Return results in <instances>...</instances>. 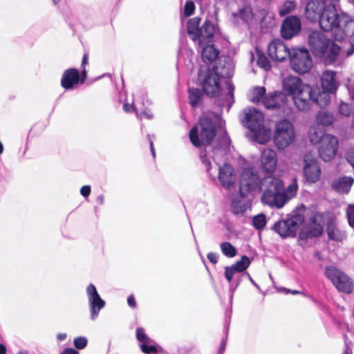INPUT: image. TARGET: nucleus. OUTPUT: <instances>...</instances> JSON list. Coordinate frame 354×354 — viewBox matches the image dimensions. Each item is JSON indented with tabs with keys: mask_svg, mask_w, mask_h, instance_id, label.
<instances>
[{
	"mask_svg": "<svg viewBox=\"0 0 354 354\" xmlns=\"http://www.w3.org/2000/svg\"><path fill=\"white\" fill-rule=\"evenodd\" d=\"M298 190L297 182L293 179L284 189L281 180L273 176H268L260 180L251 169H244L239 181V196L241 199L232 201L234 212L236 214L246 211L250 207V194L263 192L262 202L270 207H282L290 199L295 196Z\"/></svg>",
	"mask_w": 354,
	"mask_h": 354,
	"instance_id": "obj_1",
	"label": "nucleus"
},
{
	"mask_svg": "<svg viewBox=\"0 0 354 354\" xmlns=\"http://www.w3.org/2000/svg\"><path fill=\"white\" fill-rule=\"evenodd\" d=\"M320 82V86L313 87L299 77L289 75L283 80V88L290 96L295 107L306 112L311 109L314 102L320 106H326L330 101V95L339 87L336 73L333 71H324Z\"/></svg>",
	"mask_w": 354,
	"mask_h": 354,
	"instance_id": "obj_2",
	"label": "nucleus"
},
{
	"mask_svg": "<svg viewBox=\"0 0 354 354\" xmlns=\"http://www.w3.org/2000/svg\"><path fill=\"white\" fill-rule=\"evenodd\" d=\"M317 21L323 30H334V37L337 41L346 38L353 23L352 17L343 12H338L333 5H328Z\"/></svg>",
	"mask_w": 354,
	"mask_h": 354,
	"instance_id": "obj_3",
	"label": "nucleus"
},
{
	"mask_svg": "<svg viewBox=\"0 0 354 354\" xmlns=\"http://www.w3.org/2000/svg\"><path fill=\"white\" fill-rule=\"evenodd\" d=\"M223 121L219 115L207 113L201 118L198 126L189 132V139L195 147L209 144L219 130L223 133Z\"/></svg>",
	"mask_w": 354,
	"mask_h": 354,
	"instance_id": "obj_4",
	"label": "nucleus"
},
{
	"mask_svg": "<svg viewBox=\"0 0 354 354\" xmlns=\"http://www.w3.org/2000/svg\"><path fill=\"white\" fill-rule=\"evenodd\" d=\"M233 73V65L230 59H225V64H220L212 69H202L198 74V81L204 92L210 97L216 95L221 88L223 78L229 77Z\"/></svg>",
	"mask_w": 354,
	"mask_h": 354,
	"instance_id": "obj_5",
	"label": "nucleus"
},
{
	"mask_svg": "<svg viewBox=\"0 0 354 354\" xmlns=\"http://www.w3.org/2000/svg\"><path fill=\"white\" fill-rule=\"evenodd\" d=\"M201 159L206 167L208 173H210L212 166L211 159L218 167V180L222 186L230 190L234 187L236 183V174L234 168L229 164L224 162V151L219 149H214L212 154H207L206 152H201Z\"/></svg>",
	"mask_w": 354,
	"mask_h": 354,
	"instance_id": "obj_6",
	"label": "nucleus"
},
{
	"mask_svg": "<svg viewBox=\"0 0 354 354\" xmlns=\"http://www.w3.org/2000/svg\"><path fill=\"white\" fill-rule=\"evenodd\" d=\"M308 44L315 56L326 61H334L339 54L342 55L340 47L319 31L311 32L308 37Z\"/></svg>",
	"mask_w": 354,
	"mask_h": 354,
	"instance_id": "obj_7",
	"label": "nucleus"
},
{
	"mask_svg": "<svg viewBox=\"0 0 354 354\" xmlns=\"http://www.w3.org/2000/svg\"><path fill=\"white\" fill-rule=\"evenodd\" d=\"M274 142L276 147L283 150L291 145L295 139V128L292 123L288 120H281L274 127Z\"/></svg>",
	"mask_w": 354,
	"mask_h": 354,
	"instance_id": "obj_8",
	"label": "nucleus"
},
{
	"mask_svg": "<svg viewBox=\"0 0 354 354\" xmlns=\"http://www.w3.org/2000/svg\"><path fill=\"white\" fill-rule=\"evenodd\" d=\"M291 68L299 74L308 73L313 66L308 50L304 48H292L289 55Z\"/></svg>",
	"mask_w": 354,
	"mask_h": 354,
	"instance_id": "obj_9",
	"label": "nucleus"
},
{
	"mask_svg": "<svg viewBox=\"0 0 354 354\" xmlns=\"http://www.w3.org/2000/svg\"><path fill=\"white\" fill-rule=\"evenodd\" d=\"M324 273L338 291L346 294L353 292V281L344 272L333 266H329L326 268Z\"/></svg>",
	"mask_w": 354,
	"mask_h": 354,
	"instance_id": "obj_10",
	"label": "nucleus"
},
{
	"mask_svg": "<svg viewBox=\"0 0 354 354\" xmlns=\"http://www.w3.org/2000/svg\"><path fill=\"white\" fill-rule=\"evenodd\" d=\"M304 221V216L301 214H297L285 221L277 222L273 226V229L283 238L294 237Z\"/></svg>",
	"mask_w": 354,
	"mask_h": 354,
	"instance_id": "obj_11",
	"label": "nucleus"
},
{
	"mask_svg": "<svg viewBox=\"0 0 354 354\" xmlns=\"http://www.w3.org/2000/svg\"><path fill=\"white\" fill-rule=\"evenodd\" d=\"M303 173L308 183H315L320 179L321 168L315 156L312 153H307L304 156Z\"/></svg>",
	"mask_w": 354,
	"mask_h": 354,
	"instance_id": "obj_12",
	"label": "nucleus"
},
{
	"mask_svg": "<svg viewBox=\"0 0 354 354\" xmlns=\"http://www.w3.org/2000/svg\"><path fill=\"white\" fill-rule=\"evenodd\" d=\"M322 221L323 215L322 214H313L309 222L302 227L299 233L300 239H307L319 236L323 232Z\"/></svg>",
	"mask_w": 354,
	"mask_h": 354,
	"instance_id": "obj_13",
	"label": "nucleus"
},
{
	"mask_svg": "<svg viewBox=\"0 0 354 354\" xmlns=\"http://www.w3.org/2000/svg\"><path fill=\"white\" fill-rule=\"evenodd\" d=\"M338 142L337 138L332 135L325 136L319 147V154L324 161H329L333 159L337 152Z\"/></svg>",
	"mask_w": 354,
	"mask_h": 354,
	"instance_id": "obj_14",
	"label": "nucleus"
},
{
	"mask_svg": "<svg viewBox=\"0 0 354 354\" xmlns=\"http://www.w3.org/2000/svg\"><path fill=\"white\" fill-rule=\"evenodd\" d=\"M86 295L91 310V318L94 320L98 316L100 310L105 306V301L101 299L95 287L90 284L86 288Z\"/></svg>",
	"mask_w": 354,
	"mask_h": 354,
	"instance_id": "obj_15",
	"label": "nucleus"
},
{
	"mask_svg": "<svg viewBox=\"0 0 354 354\" xmlns=\"http://www.w3.org/2000/svg\"><path fill=\"white\" fill-rule=\"evenodd\" d=\"M268 53L272 60L283 62L288 57H289L291 49H289L281 40L276 39L268 45Z\"/></svg>",
	"mask_w": 354,
	"mask_h": 354,
	"instance_id": "obj_16",
	"label": "nucleus"
},
{
	"mask_svg": "<svg viewBox=\"0 0 354 354\" xmlns=\"http://www.w3.org/2000/svg\"><path fill=\"white\" fill-rule=\"evenodd\" d=\"M328 5L326 0H309L306 6L305 15L312 21H317Z\"/></svg>",
	"mask_w": 354,
	"mask_h": 354,
	"instance_id": "obj_17",
	"label": "nucleus"
},
{
	"mask_svg": "<svg viewBox=\"0 0 354 354\" xmlns=\"http://www.w3.org/2000/svg\"><path fill=\"white\" fill-rule=\"evenodd\" d=\"M282 90L283 88H282ZM286 96H288L284 91L283 92L274 91L264 96L262 104L268 109H276L283 106L286 102ZM289 97H290L289 95Z\"/></svg>",
	"mask_w": 354,
	"mask_h": 354,
	"instance_id": "obj_18",
	"label": "nucleus"
},
{
	"mask_svg": "<svg viewBox=\"0 0 354 354\" xmlns=\"http://www.w3.org/2000/svg\"><path fill=\"white\" fill-rule=\"evenodd\" d=\"M261 167L266 173H273L277 165V155L272 149H264L261 155Z\"/></svg>",
	"mask_w": 354,
	"mask_h": 354,
	"instance_id": "obj_19",
	"label": "nucleus"
},
{
	"mask_svg": "<svg viewBox=\"0 0 354 354\" xmlns=\"http://www.w3.org/2000/svg\"><path fill=\"white\" fill-rule=\"evenodd\" d=\"M243 122L248 129H256L263 124V115L255 109H246L244 111V120Z\"/></svg>",
	"mask_w": 354,
	"mask_h": 354,
	"instance_id": "obj_20",
	"label": "nucleus"
},
{
	"mask_svg": "<svg viewBox=\"0 0 354 354\" xmlns=\"http://www.w3.org/2000/svg\"><path fill=\"white\" fill-rule=\"evenodd\" d=\"M301 28L300 20L298 17L291 16L286 18L281 26V35L285 39H290L297 35Z\"/></svg>",
	"mask_w": 354,
	"mask_h": 354,
	"instance_id": "obj_21",
	"label": "nucleus"
},
{
	"mask_svg": "<svg viewBox=\"0 0 354 354\" xmlns=\"http://www.w3.org/2000/svg\"><path fill=\"white\" fill-rule=\"evenodd\" d=\"M80 79L79 71L75 68H70L64 72L61 79V85L66 90L73 89L77 85Z\"/></svg>",
	"mask_w": 354,
	"mask_h": 354,
	"instance_id": "obj_22",
	"label": "nucleus"
},
{
	"mask_svg": "<svg viewBox=\"0 0 354 354\" xmlns=\"http://www.w3.org/2000/svg\"><path fill=\"white\" fill-rule=\"evenodd\" d=\"M354 183V178L351 176H341L335 179L332 183V188L340 194L349 192Z\"/></svg>",
	"mask_w": 354,
	"mask_h": 354,
	"instance_id": "obj_23",
	"label": "nucleus"
},
{
	"mask_svg": "<svg viewBox=\"0 0 354 354\" xmlns=\"http://www.w3.org/2000/svg\"><path fill=\"white\" fill-rule=\"evenodd\" d=\"M250 131H251L252 139L260 144H266L271 138L270 128L266 127L263 124L260 125L259 128Z\"/></svg>",
	"mask_w": 354,
	"mask_h": 354,
	"instance_id": "obj_24",
	"label": "nucleus"
},
{
	"mask_svg": "<svg viewBox=\"0 0 354 354\" xmlns=\"http://www.w3.org/2000/svg\"><path fill=\"white\" fill-rule=\"evenodd\" d=\"M201 48V56L204 62L212 63L218 57V50L213 44L199 46Z\"/></svg>",
	"mask_w": 354,
	"mask_h": 354,
	"instance_id": "obj_25",
	"label": "nucleus"
},
{
	"mask_svg": "<svg viewBox=\"0 0 354 354\" xmlns=\"http://www.w3.org/2000/svg\"><path fill=\"white\" fill-rule=\"evenodd\" d=\"M215 31V26L212 24L206 21L200 29V32L197 38V39H198L199 46H202V44L205 42L206 39L212 38Z\"/></svg>",
	"mask_w": 354,
	"mask_h": 354,
	"instance_id": "obj_26",
	"label": "nucleus"
},
{
	"mask_svg": "<svg viewBox=\"0 0 354 354\" xmlns=\"http://www.w3.org/2000/svg\"><path fill=\"white\" fill-rule=\"evenodd\" d=\"M327 134H324V130L317 124H313L308 131V138L313 144L321 143L323 138Z\"/></svg>",
	"mask_w": 354,
	"mask_h": 354,
	"instance_id": "obj_27",
	"label": "nucleus"
},
{
	"mask_svg": "<svg viewBox=\"0 0 354 354\" xmlns=\"http://www.w3.org/2000/svg\"><path fill=\"white\" fill-rule=\"evenodd\" d=\"M326 231L328 238L331 240L342 241L345 237L344 233L338 230L333 221L328 223Z\"/></svg>",
	"mask_w": 354,
	"mask_h": 354,
	"instance_id": "obj_28",
	"label": "nucleus"
},
{
	"mask_svg": "<svg viewBox=\"0 0 354 354\" xmlns=\"http://www.w3.org/2000/svg\"><path fill=\"white\" fill-rule=\"evenodd\" d=\"M200 18L194 17L188 21L187 24V32L189 35H192V39L196 40L200 32L198 26L200 24Z\"/></svg>",
	"mask_w": 354,
	"mask_h": 354,
	"instance_id": "obj_29",
	"label": "nucleus"
},
{
	"mask_svg": "<svg viewBox=\"0 0 354 354\" xmlns=\"http://www.w3.org/2000/svg\"><path fill=\"white\" fill-rule=\"evenodd\" d=\"M266 88L262 86L253 88L249 93V99L252 102L257 103L262 102L264 96H266Z\"/></svg>",
	"mask_w": 354,
	"mask_h": 354,
	"instance_id": "obj_30",
	"label": "nucleus"
},
{
	"mask_svg": "<svg viewBox=\"0 0 354 354\" xmlns=\"http://www.w3.org/2000/svg\"><path fill=\"white\" fill-rule=\"evenodd\" d=\"M334 118L332 114L324 111H319L316 118L317 125L328 126L333 122Z\"/></svg>",
	"mask_w": 354,
	"mask_h": 354,
	"instance_id": "obj_31",
	"label": "nucleus"
},
{
	"mask_svg": "<svg viewBox=\"0 0 354 354\" xmlns=\"http://www.w3.org/2000/svg\"><path fill=\"white\" fill-rule=\"evenodd\" d=\"M256 54L257 57V65L266 71L270 70L271 68V64L267 57L259 50H257Z\"/></svg>",
	"mask_w": 354,
	"mask_h": 354,
	"instance_id": "obj_32",
	"label": "nucleus"
},
{
	"mask_svg": "<svg viewBox=\"0 0 354 354\" xmlns=\"http://www.w3.org/2000/svg\"><path fill=\"white\" fill-rule=\"evenodd\" d=\"M220 248L222 252L228 257H234L236 254L235 248L228 242L222 243Z\"/></svg>",
	"mask_w": 354,
	"mask_h": 354,
	"instance_id": "obj_33",
	"label": "nucleus"
},
{
	"mask_svg": "<svg viewBox=\"0 0 354 354\" xmlns=\"http://www.w3.org/2000/svg\"><path fill=\"white\" fill-rule=\"evenodd\" d=\"M201 98V91L197 88H190L189 90V102L192 106H196Z\"/></svg>",
	"mask_w": 354,
	"mask_h": 354,
	"instance_id": "obj_34",
	"label": "nucleus"
},
{
	"mask_svg": "<svg viewBox=\"0 0 354 354\" xmlns=\"http://www.w3.org/2000/svg\"><path fill=\"white\" fill-rule=\"evenodd\" d=\"M295 8V3L292 1H286L279 9V14L284 16Z\"/></svg>",
	"mask_w": 354,
	"mask_h": 354,
	"instance_id": "obj_35",
	"label": "nucleus"
},
{
	"mask_svg": "<svg viewBox=\"0 0 354 354\" xmlns=\"http://www.w3.org/2000/svg\"><path fill=\"white\" fill-rule=\"evenodd\" d=\"M252 223L255 228L258 230L263 228L266 224V218L265 215L259 214L255 216L253 218Z\"/></svg>",
	"mask_w": 354,
	"mask_h": 354,
	"instance_id": "obj_36",
	"label": "nucleus"
},
{
	"mask_svg": "<svg viewBox=\"0 0 354 354\" xmlns=\"http://www.w3.org/2000/svg\"><path fill=\"white\" fill-rule=\"evenodd\" d=\"M140 347L142 352L146 354H151L152 353H155L157 351L156 346L155 345L153 341L152 342L142 343Z\"/></svg>",
	"mask_w": 354,
	"mask_h": 354,
	"instance_id": "obj_37",
	"label": "nucleus"
},
{
	"mask_svg": "<svg viewBox=\"0 0 354 354\" xmlns=\"http://www.w3.org/2000/svg\"><path fill=\"white\" fill-rule=\"evenodd\" d=\"M136 337L138 340L140 342H152V339H151L145 333V330L142 328H138L136 330Z\"/></svg>",
	"mask_w": 354,
	"mask_h": 354,
	"instance_id": "obj_38",
	"label": "nucleus"
},
{
	"mask_svg": "<svg viewBox=\"0 0 354 354\" xmlns=\"http://www.w3.org/2000/svg\"><path fill=\"white\" fill-rule=\"evenodd\" d=\"M237 267L239 268L241 272L245 270L250 264L249 258L246 256H243L241 259L236 263Z\"/></svg>",
	"mask_w": 354,
	"mask_h": 354,
	"instance_id": "obj_39",
	"label": "nucleus"
},
{
	"mask_svg": "<svg viewBox=\"0 0 354 354\" xmlns=\"http://www.w3.org/2000/svg\"><path fill=\"white\" fill-rule=\"evenodd\" d=\"M73 344L77 349H83L87 345V339L85 337H78L74 339Z\"/></svg>",
	"mask_w": 354,
	"mask_h": 354,
	"instance_id": "obj_40",
	"label": "nucleus"
},
{
	"mask_svg": "<svg viewBox=\"0 0 354 354\" xmlns=\"http://www.w3.org/2000/svg\"><path fill=\"white\" fill-rule=\"evenodd\" d=\"M339 111L342 115L348 116L351 114L352 109L349 104L342 102L339 106Z\"/></svg>",
	"mask_w": 354,
	"mask_h": 354,
	"instance_id": "obj_41",
	"label": "nucleus"
},
{
	"mask_svg": "<svg viewBox=\"0 0 354 354\" xmlns=\"http://www.w3.org/2000/svg\"><path fill=\"white\" fill-rule=\"evenodd\" d=\"M346 216L349 225L354 227V205H349L346 210Z\"/></svg>",
	"mask_w": 354,
	"mask_h": 354,
	"instance_id": "obj_42",
	"label": "nucleus"
},
{
	"mask_svg": "<svg viewBox=\"0 0 354 354\" xmlns=\"http://www.w3.org/2000/svg\"><path fill=\"white\" fill-rule=\"evenodd\" d=\"M195 10V5L193 1H187L184 8V14L188 17L192 15Z\"/></svg>",
	"mask_w": 354,
	"mask_h": 354,
	"instance_id": "obj_43",
	"label": "nucleus"
},
{
	"mask_svg": "<svg viewBox=\"0 0 354 354\" xmlns=\"http://www.w3.org/2000/svg\"><path fill=\"white\" fill-rule=\"evenodd\" d=\"M235 271L232 269L230 266H227L225 268V276L228 282H230L234 277V274H235Z\"/></svg>",
	"mask_w": 354,
	"mask_h": 354,
	"instance_id": "obj_44",
	"label": "nucleus"
},
{
	"mask_svg": "<svg viewBox=\"0 0 354 354\" xmlns=\"http://www.w3.org/2000/svg\"><path fill=\"white\" fill-rule=\"evenodd\" d=\"M346 159L350 165L354 169V149H351L348 151Z\"/></svg>",
	"mask_w": 354,
	"mask_h": 354,
	"instance_id": "obj_45",
	"label": "nucleus"
},
{
	"mask_svg": "<svg viewBox=\"0 0 354 354\" xmlns=\"http://www.w3.org/2000/svg\"><path fill=\"white\" fill-rule=\"evenodd\" d=\"M88 64V57H87V55H84V57H83V59H82V66L83 67V69H82V76H83V78L82 80V82H83L84 81V79L86 78V69H85V67H86V65Z\"/></svg>",
	"mask_w": 354,
	"mask_h": 354,
	"instance_id": "obj_46",
	"label": "nucleus"
},
{
	"mask_svg": "<svg viewBox=\"0 0 354 354\" xmlns=\"http://www.w3.org/2000/svg\"><path fill=\"white\" fill-rule=\"evenodd\" d=\"M138 117L140 119H142L144 118L147 119H151L153 117L152 113L149 111H144L140 113H137Z\"/></svg>",
	"mask_w": 354,
	"mask_h": 354,
	"instance_id": "obj_47",
	"label": "nucleus"
},
{
	"mask_svg": "<svg viewBox=\"0 0 354 354\" xmlns=\"http://www.w3.org/2000/svg\"><path fill=\"white\" fill-rule=\"evenodd\" d=\"M80 193L84 197L88 196L91 193L90 186H88V185L83 186L80 189Z\"/></svg>",
	"mask_w": 354,
	"mask_h": 354,
	"instance_id": "obj_48",
	"label": "nucleus"
},
{
	"mask_svg": "<svg viewBox=\"0 0 354 354\" xmlns=\"http://www.w3.org/2000/svg\"><path fill=\"white\" fill-rule=\"evenodd\" d=\"M207 259L212 263H216L218 261V255L215 253H209L207 254Z\"/></svg>",
	"mask_w": 354,
	"mask_h": 354,
	"instance_id": "obj_49",
	"label": "nucleus"
},
{
	"mask_svg": "<svg viewBox=\"0 0 354 354\" xmlns=\"http://www.w3.org/2000/svg\"><path fill=\"white\" fill-rule=\"evenodd\" d=\"M127 303L128 305L131 308H135L136 306V302L133 295L129 296L127 299Z\"/></svg>",
	"mask_w": 354,
	"mask_h": 354,
	"instance_id": "obj_50",
	"label": "nucleus"
},
{
	"mask_svg": "<svg viewBox=\"0 0 354 354\" xmlns=\"http://www.w3.org/2000/svg\"><path fill=\"white\" fill-rule=\"evenodd\" d=\"M62 354H78V352L73 348H67L64 350Z\"/></svg>",
	"mask_w": 354,
	"mask_h": 354,
	"instance_id": "obj_51",
	"label": "nucleus"
},
{
	"mask_svg": "<svg viewBox=\"0 0 354 354\" xmlns=\"http://www.w3.org/2000/svg\"><path fill=\"white\" fill-rule=\"evenodd\" d=\"M123 109L124 110V111L126 112H131L134 110V108L132 105L131 104H124V106H123Z\"/></svg>",
	"mask_w": 354,
	"mask_h": 354,
	"instance_id": "obj_52",
	"label": "nucleus"
},
{
	"mask_svg": "<svg viewBox=\"0 0 354 354\" xmlns=\"http://www.w3.org/2000/svg\"><path fill=\"white\" fill-rule=\"evenodd\" d=\"M66 337H67V335L66 333H59L57 335V338L59 341L64 340L66 338Z\"/></svg>",
	"mask_w": 354,
	"mask_h": 354,
	"instance_id": "obj_53",
	"label": "nucleus"
},
{
	"mask_svg": "<svg viewBox=\"0 0 354 354\" xmlns=\"http://www.w3.org/2000/svg\"><path fill=\"white\" fill-rule=\"evenodd\" d=\"M228 145V138L226 136H224L222 139L221 145L227 146Z\"/></svg>",
	"mask_w": 354,
	"mask_h": 354,
	"instance_id": "obj_54",
	"label": "nucleus"
},
{
	"mask_svg": "<svg viewBox=\"0 0 354 354\" xmlns=\"http://www.w3.org/2000/svg\"><path fill=\"white\" fill-rule=\"evenodd\" d=\"M6 348L4 345L0 344V354H6Z\"/></svg>",
	"mask_w": 354,
	"mask_h": 354,
	"instance_id": "obj_55",
	"label": "nucleus"
},
{
	"mask_svg": "<svg viewBox=\"0 0 354 354\" xmlns=\"http://www.w3.org/2000/svg\"><path fill=\"white\" fill-rule=\"evenodd\" d=\"M150 149H151V153H152L153 156L154 157L155 156V149H154V147L153 145V142L151 139H150Z\"/></svg>",
	"mask_w": 354,
	"mask_h": 354,
	"instance_id": "obj_56",
	"label": "nucleus"
},
{
	"mask_svg": "<svg viewBox=\"0 0 354 354\" xmlns=\"http://www.w3.org/2000/svg\"><path fill=\"white\" fill-rule=\"evenodd\" d=\"M233 270L235 271V272H241V270H239V268L237 267L236 264H234L230 266Z\"/></svg>",
	"mask_w": 354,
	"mask_h": 354,
	"instance_id": "obj_57",
	"label": "nucleus"
},
{
	"mask_svg": "<svg viewBox=\"0 0 354 354\" xmlns=\"http://www.w3.org/2000/svg\"><path fill=\"white\" fill-rule=\"evenodd\" d=\"M343 354H352V350L346 348V349L344 351Z\"/></svg>",
	"mask_w": 354,
	"mask_h": 354,
	"instance_id": "obj_58",
	"label": "nucleus"
},
{
	"mask_svg": "<svg viewBox=\"0 0 354 354\" xmlns=\"http://www.w3.org/2000/svg\"><path fill=\"white\" fill-rule=\"evenodd\" d=\"M228 94L230 97H232V88L230 84H228Z\"/></svg>",
	"mask_w": 354,
	"mask_h": 354,
	"instance_id": "obj_59",
	"label": "nucleus"
},
{
	"mask_svg": "<svg viewBox=\"0 0 354 354\" xmlns=\"http://www.w3.org/2000/svg\"><path fill=\"white\" fill-rule=\"evenodd\" d=\"M3 151V146L2 143L0 142V154L2 153Z\"/></svg>",
	"mask_w": 354,
	"mask_h": 354,
	"instance_id": "obj_60",
	"label": "nucleus"
},
{
	"mask_svg": "<svg viewBox=\"0 0 354 354\" xmlns=\"http://www.w3.org/2000/svg\"><path fill=\"white\" fill-rule=\"evenodd\" d=\"M52 1L55 5H57V3H59L61 1V0H52Z\"/></svg>",
	"mask_w": 354,
	"mask_h": 354,
	"instance_id": "obj_61",
	"label": "nucleus"
},
{
	"mask_svg": "<svg viewBox=\"0 0 354 354\" xmlns=\"http://www.w3.org/2000/svg\"><path fill=\"white\" fill-rule=\"evenodd\" d=\"M97 200L100 202V203H102V202H103V197L102 196H99Z\"/></svg>",
	"mask_w": 354,
	"mask_h": 354,
	"instance_id": "obj_62",
	"label": "nucleus"
},
{
	"mask_svg": "<svg viewBox=\"0 0 354 354\" xmlns=\"http://www.w3.org/2000/svg\"><path fill=\"white\" fill-rule=\"evenodd\" d=\"M291 293L293 294V295H296V294H299L300 292L298 290H293V291L291 292Z\"/></svg>",
	"mask_w": 354,
	"mask_h": 354,
	"instance_id": "obj_63",
	"label": "nucleus"
},
{
	"mask_svg": "<svg viewBox=\"0 0 354 354\" xmlns=\"http://www.w3.org/2000/svg\"><path fill=\"white\" fill-rule=\"evenodd\" d=\"M245 11V12L247 11V12H250V10L249 8H246Z\"/></svg>",
	"mask_w": 354,
	"mask_h": 354,
	"instance_id": "obj_64",
	"label": "nucleus"
}]
</instances>
